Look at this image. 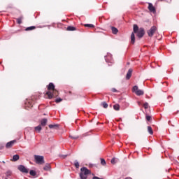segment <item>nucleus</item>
I'll list each match as a JSON object with an SVG mask.
<instances>
[{
  "label": "nucleus",
  "mask_w": 179,
  "mask_h": 179,
  "mask_svg": "<svg viewBox=\"0 0 179 179\" xmlns=\"http://www.w3.org/2000/svg\"><path fill=\"white\" fill-rule=\"evenodd\" d=\"M47 87L48 91L46 92V96H48L49 100H51V99H54L57 96H59V92H58V90L55 89V85H54V83H49Z\"/></svg>",
  "instance_id": "1"
},
{
  "label": "nucleus",
  "mask_w": 179,
  "mask_h": 179,
  "mask_svg": "<svg viewBox=\"0 0 179 179\" xmlns=\"http://www.w3.org/2000/svg\"><path fill=\"white\" fill-rule=\"evenodd\" d=\"M92 174V171L86 167H82L80 169V177L81 179H87V176Z\"/></svg>",
  "instance_id": "2"
},
{
  "label": "nucleus",
  "mask_w": 179,
  "mask_h": 179,
  "mask_svg": "<svg viewBox=\"0 0 179 179\" xmlns=\"http://www.w3.org/2000/svg\"><path fill=\"white\" fill-rule=\"evenodd\" d=\"M132 92L136 94V96H143L145 94V92L142 90H139L138 86L135 85L132 88Z\"/></svg>",
  "instance_id": "3"
},
{
  "label": "nucleus",
  "mask_w": 179,
  "mask_h": 179,
  "mask_svg": "<svg viewBox=\"0 0 179 179\" xmlns=\"http://www.w3.org/2000/svg\"><path fill=\"white\" fill-rule=\"evenodd\" d=\"M34 159L37 164H44V157L40 155H34Z\"/></svg>",
  "instance_id": "4"
},
{
  "label": "nucleus",
  "mask_w": 179,
  "mask_h": 179,
  "mask_svg": "<svg viewBox=\"0 0 179 179\" xmlns=\"http://www.w3.org/2000/svg\"><path fill=\"white\" fill-rule=\"evenodd\" d=\"M157 31V27L156 26H152L148 31V35L149 37H153V35L156 33Z\"/></svg>",
  "instance_id": "5"
},
{
  "label": "nucleus",
  "mask_w": 179,
  "mask_h": 179,
  "mask_svg": "<svg viewBox=\"0 0 179 179\" xmlns=\"http://www.w3.org/2000/svg\"><path fill=\"white\" fill-rule=\"evenodd\" d=\"M143 36H145V29L143 28H140L137 32V37H138V38H142Z\"/></svg>",
  "instance_id": "6"
},
{
  "label": "nucleus",
  "mask_w": 179,
  "mask_h": 179,
  "mask_svg": "<svg viewBox=\"0 0 179 179\" xmlns=\"http://www.w3.org/2000/svg\"><path fill=\"white\" fill-rule=\"evenodd\" d=\"M18 170L21 171V173H25V174H27L29 173V169H27L24 166L20 165L18 166Z\"/></svg>",
  "instance_id": "7"
},
{
  "label": "nucleus",
  "mask_w": 179,
  "mask_h": 179,
  "mask_svg": "<svg viewBox=\"0 0 179 179\" xmlns=\"http://www.w3.org/2000/svg\"><path fill=\"white\" fill-rule=\"evenodd\" d=\"M16 140H13L7 143L6 145V149H10V148H13V146L15 145V143H16Z\"/></svg>",
  "instance_id": "8"
},
{
  "label": "nucleus",
  "mask_w": 179,
  "mask_h": 179,
  "mask_svg": "<svg viewBox=\"0 0 179 179\" xmlns=\"http://www.w3.org/2000/svg\"><path fill=\"white\" fill-rule=\"evenodd\" d=\"M148 9L150 12H152V13H156V8H155V6H153V4L151 3H148Z\"/></svg>",
  "instance_id": "9"
},
{
  "label": "nucleus",
  "mask_w": 179,
  "mask_h": 179,
  "mask_svg": "<svg viewBox=\"0 0 179 179\" xmlns=\"http://www.w3.org/2000/svg\"><path fill=\"white\" fill-rule=\"evenodd\" d=\"M132 72H133V70L132 69H129L127 71V76H126V79L127 80H129L131 79V76H132Z\"/></svg>",
  "instance_id": "10"
},
{
  "label": "nucleus",
  "mask_w": 179,
  "mask_h": 179,
  "mask_svg": "<svg viewBox=\"0 0 179 179\" xmlns=\"http://www.w3.org/2000/svg\"><path fill=\"white\" fill-rule=\"evenodd\" d=\"M45 171H50L51 170V165L50 164H46L43 167Z\"/></svg>",
  "instance_id": "11"
},
{
  "label": "nucleus",
  "mask_w": 179,
  "mask_h": 179,
  "mask_svg": "<svg viewBox=\"0 0 179 179\" xmlns=\"http://www.w3.org/2000/svg\"><path fill=\"white\" fill-rule=\"evenodd\" d=\"M48 120L47 119L44 118L42 119L41 121V127H45L47 125Z\"/></svg>",
  "instance_id": "12"
},
{
  "label": "nucleus",
  "mask_w": 179,
  "mask_h": 179,
  "mask_svg": "<svg viewBox=\"0 0 179 179\" xmlns=\"http://www.w3.org/2000/svg\"><path fill=\"white\" fill-rule=\"evenodd\" d=\"M138 30H139V27H138L137 24H134L133 28V31H134L133 33L135 34V33L136 34L138 33Z\"/></svg>",
  "instance_id": "13"
},
{
  "label": "nucleus",
  "mask_w": 179,
  "mask_h": 179,
  "mask_svg": "<svg viewBox=\"0 0 179 179\" xmlns=\"http://www.w3.org/2000/svg\"><path fill=\"white\" fill-rule=\"evenodd\" d=\"M49 128H50V129H58V128H59V124H50Z\"/></svg>",
  "instance_id": "14"
},
{
  "label": "nucleus",
  "mask_w": 179,
  "mask_h": 179,
  "mask_svg": "<svg viewBox=\"0 0 179 179\" xmlns=\"http://www.w3.org/2000/svg\"><path fill=\"white\" fill-rule=\"evenodd\" d=\"M110 29L113 34H117V33H118V29L115 28V27H111Z\"/></svg>",
  "instance_id": "15"
},
{
  "label": "nucleus",
  "mask_w": 179,
  "mask_h": 179,
  "mask_svg": "<svg viewBox=\"0 0 179 179\" xmlns=\"http://www.w3.org/2000/svg\"><path fill=\"white\" fill-rule=\"evenodd\" d=\"M131 44H135V34L134 33H131Z\"/></svg>",
  "instance_id": "16"
},
{
  "label": "nucleus",
  "mask_w": 179,
  "mask_h": 179,
  "mask_svg": "<svg viewBox=\"0 0 179 179\" xmlns=\"http://www.w3.org/2000/svg\"><path fill=\"white\" fill-rule=\"evenodd\" d=\"M20 158V157H19V155H13L12 162H17V160H19Z\"/></svg>",
  "instance_id": "17"
},
{
  "label": "nucleus",
  "mask_w": 179,
  "mask_h": 179,
  "mask_svg": "<svg viewBox=\"0 0 179 179\" xmlns=\"http://www.w3.org/2000/svg\"><path fill=\"white\" fill-rule=\"evenodd\" d=\"M34 129H35V131H36V132H38V134H40V132H41V129H42L41 125H38V126H37V127H35Z\"/></svg>",
  "instance_id": "18"
},
{
  "label": "nucleus",
  "mask_w": 179,
  "mask_h": 179,
  "mask_svg": "<svg viewBox=\"0 0 179 179\" xmlns=\"http://www.w3.org/2000/svg\"><path fill=\"white\" fill-rule=\"evenodd\" d=\"M67 30L69 31H75V30H76V28L75 27H72V26H69L67 27Z\"/></svg>",
  "instance_id": "19"
},
{
  "label": "nucleus",
  "mask_w": 179,
  "mask_h": 179,
  "mask_svg": "<svg viewBox=\"0 0 179 179\" xmlns=\"http://www.w3.org/2000/svg\"><path fill=\"white\" fill-rule=\"evenodd\" d=\"M35 29H36V27L34 26L29 27L25 29V31H30L31 30H34Z\"/></svg>",
  "instance_id": "20"
},
{
  "label": "nucleus",
  "mask_w": 179,
  "mask_h": 179,
  "mask_svg": "<svg viewBox=\"0 0 179 179\" xmlns=\"http://www.w3.org/2000/svg\"><path fill=\"white\" fill-rule=\"evenodd\" d=\"M18 24H22V20H23V16L16 18Z\"/></svg>",
  "instance_id": "21"
},
{
  "label": "nucleus",
  "mask_w": 179,
  "mask_h": 179,
  "mask_svg": "<svg viewBox=\"0 0 179 179\" xmlns=\"http://www.w3.org/2000/svg\"><path fill=\"white\" fill-rule=\"evenodd\" d=\"M148 131L150 135H153V129H152V127L148 126Z\"/></svg>",
  "instance_id": "22"
},
{
  "label": "nucleus",
  "mask_w": 179,
  "mask_h": 179,
  "mask_svg": "<svg viewBox=\"0 0 179 179\" xmlns=\"http://www.w3.org/2000/svg\"><path fill=\"white\" fill-rule=\"evenodd\" d=\"M29 174H30V176H32V177H35V176H36L37 173L34 170H31L29 171Z\"/></svg>",
  "instance_id": "23"
},
{
  "label": "nucleus",
  "mask_w": 179,
  "mask_h": 179,
  "mask_svg": "<svg viewBox=\"0 0 179 179\" xmlns=\"http://www.w3.org/2000/svg\"><path fill=\"white\" fill-rule=\"evenodd\" d=\"M84 26L85 27H90V29H93V27H94V25H93V24H85Z\"/></svg>",
  "instance_id": "24"
},
{
  "label": "nucleus",
  "mask_w": 179,
  "mask_h": 179,
  "mask_svg": "<svg viewBox=\"0 0 179 179\" xmlns=\"http://www.w3.org/2000/svg\"><path fill=\"white\" fill-rule=\"evenodd\" d=\"M113 108L114 110H115L116 111H120V105L119 104H115L113 106Z\"/></svg>",
  "instance_id": "25"
},
{
  "label": "nucleus",
  "mask_w": 179,
  "mask_h": 179,
  "mask_svg": "<svg viewBox=\"0 0 179 179\" xmlns=\"http://www.w3.org/2000/svg\"><path fill=\"white\" fill-rule=\"evenodd\" d=\"M101 164L102 166H106V164H107V163L106 162V159L101 158Z\"/></svg>",
  "instance_id": "26"
},
{
  "label": "nucleus",
  "mask_w": 179,
  "mask_h": 179,
  "mask_svg": "<svg viewBox=\"0 0 179 179\" xmlns=\"http://www.w3.org/2000/svg\"><path fill=\"white\" fill-rule=\"evenodd\" d=\"M101 106L103 107V108H107L108 107V104L106 102H102Z\"/></svg>",
  "instance_id": "27"
},
{
  "label": "nucleus",
  "mask_w": 179,
  "mask_h": 179,
  "mask_svg": "<svg viewBox=\"0 0 179 179\" xmlns=\"http://www.w3.org/2000/svg\"><path fill=\"white\" fill-rule=\"evenodd\" d=\"M74 166H75L76 169H79V162H78V160H76L74 162Z\"/></svg>",
  "instance_id": "28"
},
{
  "label": "nucleus",
  "mask_w": 179,
  "mask_h": 179,
  "mask_svg": "<svg viewBox=\"0 0 179 179\" xmlns=\"http://www.w3.org/2000/svg\"><path fill=\"white\" fill-rule=\"evenodd\" d=\"M143 107H144V108H145V110H147V108H149V103L148 102H145L143 104Z\"/></svg>",
  "instance_id": "29"
},
{
  "label": "nucleus",
  "mask_w": 179,
  "mask_h": 179,
  "mask_svg": "<svg viewBox=\"0 0 179 179\" xmlns=\"http://www.w3.org/2000/svg\"><path fill=\"white\" fill-rule=\"evenodd\" d=\"M62 99L61 98H57L55 99V103H57L58 104V103H61V101H62Z\"/></svg>",
  "instance_id": "30"
},
{
  "label": "nucleus",
  "mask_w": 179,
  "mask_h": 179,
  "mask_svg": "<svg viewBox=\"0 0 179 179\" xmlns=\"http://www.w3.org/2000/svg\"><path fill=\"white\" fill-rule=\"evenodd\" d=\"M146 120H147V121H150V120H152V117L149 116V115H147L146 116Z\"/></svg>",
  "instance_id": "31"
},
{
  "label": "nucleus",
  "mask_w": 179,
  "mask_h": 179,
  "mask_svg": "<svg viewBox=\"0 0 179 179\" xmlns=\"http://www.w3.org/2000/svg\"><path fill=\"white\" fill-rule=\"evenodd\" d=\"M111 92H113V93H117V92H118V91L115 88H112Z\"/></svg>",
  "instance_id": "32"
},
{
  "label": "nucleus",
  "mask_w": 179,
  "mask_h": 179,
  "mask_svg": "<svg viewBox=\"0 0 179 179\" xmlns=\"http://www.w3.org/2000/svg\"><path fill=\"white\" fill-rule=\"evenodd\" d=\"M110 162L112 163V164H114L115 163V158H113Z\"/></svg>",
  "instance_id": "33"
},
{
  "label": "nucleus",
  "mask_w": 179,
  "mask_h": 179,
  "mask_svg": "<svg viewBox=\"0 0 179 179\" xmlns=\"http://www.w3.org/2000/svg\"><path fill=\"white\" fill-rule=\"evenodd\" d=\"M70 137L71 138V139H78V137L76 136H71Z\"/></svg>",
  "instance_id": "34"
},
{
  "label": "nucleus",
  "mask_w": 179,
  "mask_h": 179,
  "mask_svg": "<svg viewBox=\"0 0 179 179\" xmlns=\"http://www.w3.org/2000/svg\"><path fill=\"white\" fill-rule=\"evenodd\" d=\"M168 99H169V100H173V96H168Z\"/></svg>",
  "instance_id": "35"
},
{
  "label": "nucleus",
  "mask_w": 179,
  "mask_h": 179,
  "mask_svg": "<svg viewBox=\"0 0 179 179\" xmlns=\"http://www.w3.org/2000/svg\"><path fill=\"white\" fill-rule=\"evenodd\" d=\"M138 106H142V102L138 101Z\"/></svg>",
  "instance_id": "36"
},
{
  "label": "nucleus",
  "mask_w": 179,
  "mask_h": 179,
  "mask_svg": "<svg viewBox=\"0 0 179 179\" xmlns=\"http://www.w3.org/2000/svg\"><path fill=\"white\" fill-rule=\"evenodd\" d=\"M6 174H12V172H10V171H7V172H6Z\"/></svg>",
  "instance_id": "37"
},
{
  "label": "nucleus",
  "mask_w": 179,
  "mask_h": 179,
  "mask_svg": "<svg viewBox=\"0 0 179 179\" xmlns=\"http://www.w3.org/2000/svg\"><path fill=\"white\" fill-rule=\"evenodd\" d=\"M68 155H63V159H65Z\"/></svg>",
  "instance_id": "38"
},
{
  "label": "nucleus",
  "mask_w": 179,
  "mask_h": 179,
  "mask_svg": "<svg viewBox=\"0 0 179 179\" xmlns=\"http://www.w3.org/2000/svg\"><path fill=\"white\" fill-rule=\"evenodd\" d=\"M3 149V147H0V150Z\"/></svg>",
  "instance_id": "39"
},
{
  "label": "nucleus",
  "mask_w": 179,
  "mask_h": 179,
  "mask_svg": "<svg viewBox=\"0 0 179 179\" xmlns=\"http://www.w3.org/2000/svg\"><path fill=\"white\" fill-rule=\"evenodd\" d=\"M159 1H160L161 2H163V1H164V0H159Z\"/></svg>",
  "instance_id": "40"
},
{
  "label": "nucleus",
  "mask_w": 179,
  "mask_h": 179,
  "mask_svg": "<svg viewBox=\"0 0 179 179\" xmlns=\"http://www.w3.org/2000/svg\"><path fill=\"white\" fill-rule=\"evenodd\" d=\"M6 179H8V178H6Z\"/></svg>",
  "instance_id": "41"
}]
</instances>
